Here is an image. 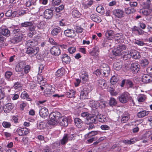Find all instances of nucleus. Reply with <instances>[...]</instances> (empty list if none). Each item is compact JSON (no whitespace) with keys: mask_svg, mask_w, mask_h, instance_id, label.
Masks as SVG:
<instances>
[{"mask_svg":"<svg viewBox=\"0 0 152 152\" xmlns=\"http://www.w3.org/2000/svg\"><path fill=\"white\" fill-rule=\"evenodd\" d=\"M12 121H13L15 124L18 123V116H12Z\"/></svg>","mask_w":152,"mask_h":152,"instance_id":"obj_59","label":"nucleus"},{"mask_svg":"<svg viewBox=\"0 0 152 152\" xmlns=\"http://www.w3.org/2000/svg\"><path fill=\"white\" fill-rule=\"evenodd\" d=\"M2 125L4 128H9L11 126L10 123L7 121H3L2 123Z\"/></svg>","mask_w":152,"mask_h":152,"instance_id":"obj_56","label":"nucleus"},{"mask_svg":"<svg viewBox=\"0 0 152 152\" xmlns=\"http://www.w3.org/2000/svg\"><path fill=\"white\" fill-rule=\"evenodd\" d=\"M108 91L112 96H116L118 94V92L115 91L114 88L111 87L108 89Z\"/></svg>","mask_w":152,"mask_h":152,"instance_id":"obj_45","label":"nucleus"},{"mask_svg":"<svg viewBox=\"0 0 152 152\" xmlns=\"http://www.w3.org/2000/svg\"><path fill=\"white\" fill-rule=\"evenodd\" d=\"M96 10L98 13H103L104 12V8L101 6H98L96 7Z\"/></svg>","mask_w":152,"mask_h":152,"instance_id":"obj_53","label":"nucleus"},{"mask_svg":"<svg viewBox=\"0 0 152 152\" xmlns=\"http://www.w3.org/2000/svg\"><path fill=\"white\" fill-rule=\"evenodd\" d=\"M64 34L66 36L71 38L74 37L76 35L74 30L71 29H67L64 31Z\"/></svg>","mask_w":152,"mask_h":152,"instance_id":"obj_17","label":"nucleus"},{"mask_svg":"<svg viewBox=\"0 0 152 152\" xmlns=\"http://www.w3.org/2000/svg\"><path fill=\"white\" fill-rule=\"evenodd\" d=\"M130 70L134 73L137 72L140 69V66L137 63H133L130 66Z\"/></svg>","mask_w":152,"mask_h":152,"instance_id":"obj_14","label":"nucleus"},{"mask_svg":"<svg viewBox=\"0 0 152 152\" xmlns=\"http://www.w3.org/2000/svg\"><path fill=\"white\" fill-rule=\"evenodd\" d=\"M122 64L121 63H115L113 64V68L116 70H119L122 68Z\"/></svg>","mask_w":152,"mask_h":152,"instance_id":"obj_44","label":"nucleus"},{"mask_svg":"<svg viewBox=\"0 0 152 152\" xmlns=\"http://www.w3.org/2000/svg\"><path fill=\"white\" fill-rule=\"evenodd\" d=\"M126 85L129 87H132L133 86V83L129 80H127L126 81Z\"/></svg>","mask_w":152,"mask_h":152,"instance_id":"obj_63","label":"nucleus"},{"mask_svg":"<svg viewBox=\"0 0 152 152\" xmlns=\"http://www.w3.org/2000/svg\"><path fill=\"white\" fill-rule=\"evenodd\" d=\"M17 133L19 136H24L28 134V129L26 128H18L17 130Z\"/></svg>","mask_w":152,"mask_h":152,"instance_id":"obj_12","label":"nucleus"},{"mask_svg":"<svg viewBox=\"0 0 152 152\" xmlns=\"http://www.w3.org/2000/svg\"><path fill=\"white\" fill-rule=\"evenodd\" d=\"M85 2H83V5L84 6L85 8H87L91 6L93 4V1L92 0L88 1V0H85Z\"/></svg>","mask_w":152,"mask_h":152,"instance_id":"obj_41","label":"nucleus"},{"mask_svg":"<svg viewBox=\"0 0 152 152\" xmlns=\"http://www.w3.org/2000/svg\"><path fill=\"white\" fill-rule=\"evenodd\" d=\"M25 65V63L23 61L19 62L16 65L15 67V70L17 72H20L22 71L23 67Z\"/></svg>","mask_w":152,"mask_h":152,"instance_id":"obj_22","label":"nucleus"},{"mask_svg":"<svg viewBox=\"0 0 152 152\" xmlns=\"http://www.w3.org/2000/svg\"><path fill=\"white\" fill-rule=\"evenodd\" d=\"M152 134V132L151 131H148L146 132L143 135L144 137L147 138H148Z\"/></svg>","mask_w":152,"mask_h":152,"instance_id":"obj_60","label":"nucleus"},{"mask_svg":"<svg viewBox=\"0 0 152 152\" xmlns=\"http://www.w3.org/2000/svg\"><path fill=\"white\" fill-rule=\"evenodd\" d=\"M38 42L35 40H30L27 41L26 42V44L28 48L34 47L37 45Z\"/></svg>","mask_w":152,"mask_h":152,"instance_id":"obj_19","label":"nucleus"},{"mask_svg":"<svg viewBox=\"0 0 152 152\" xmlns=\"http://www.w3.org/2000/svg\"><path fill=\"white\" fill-rule=\"evenodd\" d=\"M130 118V114L127 113H124L122 116L121 120L122 123H125L127 122Z\"/></svg>","mask_w":152,"mask_h":152,"instance_id":"obj_26","label":"nucleus"},{"mask_svg":"<svg viewBox=\"0 0 152 152\" xmlns=\"http://www.w3.org/2000/svg\"><path fill=\"white\" fill-rule=\"evenodd\" d=\"M87 120L88 121L89 124L95 123L97 121L96 116L90 115L87 118Z\"/></svg>","mask_w":152,"mask_h":152,"instance_id":"obj_30","label":"nucleus"},{"mask_svg":"<svg viewBox=\"0 0 152 152\" xmlns=\"http://www.w3.org/2000/svg\"><path fill=\"white\" fill-rule=\"evenodd\" d=\"M149 63L148 61L146 59H142L140 61L141 66L143 67L146 66Z\"/></svg>","mask_w":152,"mask_h":152,"instance_id":"obj_47","label":"nucleus"},{"mask_svg":"<svg viewBox=\"0 0 152 152\" xmlns=\"http://www.w3.org/2000/svg\"><path fill=\"white\" fill-rule=\"evenodd\" d=\"M149 112L148 111L143 110L137 113V116L139 118H142L148 115Z\"/></svg>","mask_w":152,"mask_h":152,"instance_id":"obj_36","label":"nucleus"},{"mask_svg":"<svg viewBox=\"0 0 152 152\" xmlns=\"http://www.w3.org/2000/svg\"><path fill=\"white\" fill-rule=\"evenodd\" d=\"M77 134H65L60 141L61 144L64 145L65 144L68 140H72L75 139Z\"/></svg>","mask_w":152,"mask_h":152,"instance_id":"obj_4","label":"nucleus"},{"mask_svg":"<svg viewBox=\"0 0 152 152\" xmlns=\"http://www.w3.org/2000/svg\"><path fill=\"white\" fill-rule=\"evenodd\" d=\"M44 15L46 19L51 18L53 15V11L49 9L46 10L44 12Z\"/></svg>","mask_w":152,"mask_h":152,"instance_id":"obj_21","label":"nucleus"},{"mask_svg":"<svg viewBox=\"0 0 152 152\" xmlns=\"http://www.w3.org/2000/svg\"><path fill=\"white\" fill-rule=\"evenodd\" d=\"M30 66L28 65H27L24 67V72L25 73H28L30 70Z\"/></svg>","mask_w":152,"mask_h":152,"instance_id":"obj_64","label":"nucleus"},{"mask_svg":"<svg viewBox=\"0 0 152 152\" xmlns=\"http://www.w3.org/2000/svg\"><path fill=\"white\" fill-rule=\"evenodd\" d=\"M74 121L76 126L78 128H81L83 125V121L79 118H74Z\"/></svg>","mask_w":152,"mask_h":152,"instance_id":"obj_32","label":"nucleus"},{"mask_svg":"<svg viewBox=\"0 0 152 152\" xmlns=\"http://www.w3.org/2000/svg\"><path fill=\"white\" fill-rule=\"evenodd\" d=\"M104 118L103 115L101 114H98L96 116V120H98L99 122H104Z\"/></svg>","mask_w":152,"mask_h":152,"instance_id":"obj_51","label":"nucleus"},{"mask_svg":"<svg viewBox=\"0 0 152 152\" xmlns=\"http://www.w3.org/2000/svg\"><path fill=\"white\" fill-rule=\"evenodd\" d=\"M99 54V49L96 47L94 48L90 52V54L94 57L97 56Z\"/></svg>","mask_w":152,"mask_h":152,"instance_id":"obj_31","label":"nucleus"},{"mask_svg":"<svg viewBox=\"0 0 152 152\" xmlns=\"http://www.w3.org/2000/svg\"><path fill=\"white\" fill-rule=\"evenodd\" d=\"M113 15L117 18H121L124 16V13L123 10L117 9L114 10L113 11Z\"/></svg>","mask_w":152,"mask_h":152,"instance_id":"obj_9","label":"nucleus"},{"mask_svg":"<svg viewBox=\"0 0 152 152\" xmlns=\"http://www.w3.org/2000/svg\"><path fill=\"white\" fill-rule=\"evenodd\" d=\"M124 57L126 58H130L132 57L134 59H138L141 57L140 53L135 50H131L130 51L126 52L124 56Z\"/></svg>","mask_w":152,"mask_h":152,"instance_id":"obj_3","label":"nucleus"},{"mask_svg":"<svg viewBox=\"0 0 152 152\" xmlns=\"http://www.w3.org/2000/svg\"><path fill=\"white\" fill-rule=\"evenodd\" d=\"M45 23L44 21H42L37 25V27L39 29H43L45 26Z\"/></svg>","mask_w":152,"mask_h":152,"instance_id":"obj_48","label":"nucleus"},{"mask_svg":"<svg viewBox=\"0 0 152 152\" xmlns=\"http://www.w3.org/2000/svg\"><path fill=\"white\" fill-rule=\"evenodd\" d=\"M32 22H24L21 23L20 26L22 27H27L32 25Z\"/></svg>","mask_w":152,"mask_h":152,"instance_id":"obj_49","label":"nucleus"},{"mask_svg":"<svg viewBox=\"0 0 152 152\" xmlns=\"http://www.w3.org/2000/svg\"><path fill=\"white\" fill-rule=\"evenodd\" d=\"M81 116L83 117L86 118L87 119V118H88L89 116V114L87 112H84L81 113Z\"/></svg>","mask_w":152,"mask_h":152,"instance_id":"obj_62","label":"nucleus"},{"mask_svg":"<svg viewBox=\"0 0 152 152\" xmlns=\"http://www.w3.org/2000/svg\"><path fill=\"white\" fill-rule=\"evenodd\" d=\"M68 51L70 53L72 54L74 53L76 51L75 47H73L69 48L68 49Z\"/></svg>","mask_w":152,"mask_h":152,"instance_id":"obj_58","label":"nucleus"},{"mask_svg":"<svg viewBox=\"0 0 152 152\" xmlns=\"http://www.w3.org/2000/svg\"><path fill=\"white\" fill-rule=\"evenodd\" d=\"M110 104L111 106L115 105L117 104V102L115 99L113 98H111L110 101Z\"/></svg>","mask_w":152,"mask_h":152,"instance_id":"obj_54","label":"nucleus"},{"mask_svg":"<svg viewBox=\"0 0 152 152\" xmlns=\"http://www.w3.org/2000/svg\"><path fill=\"white\" fill-rule=\"evenodd\" d=\"M61 31L60 28L58 27L57 28H54L51 31V33L53 35H56Z\"/></svg>","mask_w":152,"mask_h":152,"instance_id":"obj_43","label":"nucleus"},{"mask_svg":"<svg viewBox=\"0 0 152 152\" xmlns=\"http://www.w3.org/2000/svg\"><path fill=\"white\" fill-rule=\"evenodd\" d=\"M80 92V98L81 99H85L89 98L88 94L91 90L86 86H83L81 88Z\"/></svg>","mask_w":152,"mask_h":152,"instance_id":"obj_5","label":"nucleus"},{"mask_svg":"<svg viewBox=\"0 0 152 152\" xmlns=\"http://www.w3.org/2000/svg\"><path fill=\"white\" fill-rule=\"evenodd\" d=\"M114 39L117 42L121 43L124 41V37L122 33H117L115 34Z\"/></svg>","mask_w":152,"mask_h":152,"instance_id":"obj_13","label":"nucleus"},{"mask_svg":"<svg viewBox=\"0 0 152 152\" xmlns=\"http://www.w3.org/2000/svg\"><path fill=\"white\" fill-rule=\"evenodd\" d=\"M12 74V72L10 71H7L5 73V76L6 79L9 81H10V77Z\"/></svg>","mask_w":152,"mask_h":152,"instance_id":"obj_50","label":"nucleus"},{"mask_svg":"<svg viewBox=\"0 0 152 152\" xmlns=\"http://www.w3.org/2000/svg\"><path fill=\"white\" fill-rule=\"evenodd\" d=\"M51 54L55 56H58L61 53V50L59 48L56 46H53L50 49Z\"/></svg>","mask_w":152,"mask_h":152,"instance_id":"obj_15","label":"nucleus"},{"mask_svg":"<svg viewBox=\"0 0 152 152\" xmlns=\"http://www.w3.org/2000/svg\"><path fill=\"white\" fill-rule=\"evenodd\" d=\"M142 9H146L151 8L150 6V4L149 2H146V3L143 2L142 3Z\"/></svg>","mask_w":152,"mask_h":152,"instance_id":"obj_55","label":"nucleus"},{"mask_svg":"<svg viewBox=\"0 0 152 152\" xmlns=\"http://www.w3.org/2000/svg\"><path fill=\"white\" fill-rule=\"evenodd\" d=\"M70 58L67 55H64L62 58V61L66 64H69L70 61Z\"/></svg>","mask_w":152,"mask_h":152,"instance_id":"obj_37","label":"nucleus"},{"mask_svg":"<svg viewBox=\"0 0 152 152\" xmlns=\"http://www.w3.org/2000/svg\"><path fill=\"white\" fill-rule=\"evenodd\" d=\"M14 107V104L12 103H8L6 104L4 108L5 112L9 113L11 111Z\"/></svg>","mask_w":152,"mask_h":152,"instance_id":"obj_23","label":"nucleus"},{"mask_svg":"<svg viewBox=\"0 0 152 152\" xmlns=\"http://www.w3.org/2000/svg\"><path fill=\"white\" fill-rule=\"evenodd\" d=\"M105 67L102 69V71L104 76L106 77L108 76L110 73V68L107 65L105 64Z\"/></svg>","mask_w":152,"mask_h":152,"instance_id":"obj_27","label":"nucleus"},{"mask_svg":"<svg viewBox=\"0 0 152 152\" xmlns=\"http://www.w3.org/2000/svg\"><path fill=\"white\" fill-rule=\"evenodd\" d=\"M49 116L48 124L52 125H56L58 124V118H60L61 116V113L59 112H57L51 113Z\"/></svg>","mask_w":152,"mask_h":152,"instance_id":"obj_1","label":"nucleus"},{"mask_svg":"<svg viewBox=\"0 0 152 152\" xmlns=\"http://www.w3.org/2000/svg\"><path fill=\"white\" fill-rule=\"evenodd\" d=\"M19 31V29H15L13 30V32L15 34L12 39V41L15 43H17L21 42L23 39V35L20 33H18Z\"/></svg>","mask_w":152,"mask_h":152,"instance_id":"obj_6","label":"nucleus"},{"mask_svg":"<svg viewBox=\"0 0 152 152\" xmlns=\"http://www.w3.org/2000/svg\"><path fill=\"white\" fill-rule=\"evenodd\" d=\"M39 50V48L37 47L34 48H28L27 49L26 53L30 56L33 57L37 54Z\"/></svg>","mask_w":152,"mask_h":152,"instance_id":"obj_8","label":"nucleus"},{"mask_svg":"<svg viewBox=\"0 0 152 152\" xmlns=\"http://www.w3.org/2000/svg\"><path fill=\"white\" fill-rule=\"evenodd\" d=\"M91 18L92 20L97 23H100L102 21L100 17L96 15H91Z\"/></svg>","mask_w":152,"mask_h":152,"instance_id":"obj_33","label":"nucleus"},{"mask_svg":"<svg viewBox=\"0 0 152 152\" xmlns=\"http://www.w3.org/2000/svg\"><path fill=\"white\" fill-rule=\"evenodd\" d=\"M126 47L124 45H119L115 51H113V53L115 56L119 55H123V57L126 52H128V51L126 50Z\"/></svg>","mask_w":152,"mask_h":152,"instance_id":"obj_2","label":"nucleus"},{"mask_svg":"<svg viewBox=\"0 0 152 152\" xmlns=\"http://www.w3.org/2000/svg\"><path fill=\"white\" fill-rule=\"evenodd\" d=\"M115 34L114 31L110 30H107L105 31V35L108 40H112L114 39Z\"/></svg>","mask_w":152,"mask_h":152,"instance_id":"obj_11","label":"nucleus"},{"mask_svg":"<svg viewBox=\"0 0 152 152\" xmlns=\"http://www.w3.org/2000/svg\"><path fill=\"white\" fill-rule=\"evenodd\" d=\"M145 99V95L141 94L139 96L137 100L139 102H143Z\"/></svg>","mask_w":152,"mask_h":152,"instance_id":"obj_52","label":"nucleus"},{"mask_svg":"<svg viewBox=\"0 0 152 152\" xmlns=\"http://www.w3.org/2000/svg\"><path fill=\"white\" fill-rule=\"evenodd\" d=\"M61 2V0H53L52 4L53 5H59Z\"/></svg>","mask_w":152,"mask_h":152,"instance_id":"obj_61","label":"nucleus"},{"mask_svg":"<svg viewBox=\"0 0 152 152\" xmlns=\"http://www.w3.org/2000/svg\"><path fill=\"white\" fill-rule=\"evenodd\" d=\"M72 17L74 18H79L81 16V14L80 12L76 9H73L72 10Z\"/></svg>","mask_w":152,"mask_h":152,"instance_id":"obj_25","label":"nucleus"},{"mask_svg":"<svg viewBox=\"0 0 152 152\" xmlns=\"http://www.w3.org/2000/svg\"><path fill=\"white\" fill-rule=\"evenodd\" d=\"M48 114V110L45 107L41 108L39 111V114L41 117L45 118Z\"/></svg>","mask_w":152,"mask_h":152,"instance_id":"obj_16","label":"nucleus"},{"mask_svg":"<svg viewBox=\"0 0 152 152\" xmlns=\"http://www.w3.org/2000/svg\"><path fill=\"white\" fill-rule=\"evenodd\" d=\"M98 132L97 131H92L85 135L86 139H88L89 137H94V136L97 134Z\"/></svg>","mask_w":152,"mask_h":152,"instance_id":"obj_35","label":"nucleus"},{"mask_svg":"<svg viewBox=\"0 0 152 152\" xmlns=\"http://www.w3.org/2000/svg\"><path fill=\"white\" fill-rule=\"evenodd\" d=\"M130 96L129 93L126 92L122 93L118 97L119 101L121 103H125L129 101Z\"/></svg>","mask_w":152,"mask_h":152,"instance_id":"obj_7","label":"nucleus"},{"mask_svg":"<svg viewBox=\"0 0 152 152\" xmlns=\"http://www.w3.org/2000/svg\"><path fill=\"white\" fill-rule=\"evenodd\" d=\"M64 8V6L63 5H61L57 7H56L55 9V11L57 12H59L62 10Z\"/></svg>","mask_w":152,"mask_h":152,"instance_id":"obj_57","label":"nucleus"},{"mask_svg":"<svg viewBox=\"0 0 152 152\" xmlns=\"http://www.w3.org/2000/svg\"><path fill=\"white\" fill-rule=\"evenodd\" d=\"M58 124L60 126H66L68 124V119L65 117L61 116L60 118H58Z\"/></svg>","mask_w":152,"mask_h":152,"instance_id":"obj_10","label":"nucleus"},{"mask_svg":"<svg viewBox=\"0 0 152 152\" xmlns=\"http://www.w3.org/2000/svg\"><path fill=\"white\" fill-rule=\"evenodd\" d=\"M65 70L64 68H62L59 69L56 72L55 75L56 76L60 77L64 75Z\"/></svg>","mask_w":152,"mask_h":152,"instance_id":"obj_34","label":"nucleus"},{"mask_svg":"<svg viewBox=\"0 0 152 152\" xmlns=\"http://www.w3.org/2000/svg\"><path fill=\"white\" fill-rule=\"evenodd\" d=\"M107 102L101 101H96L95 102V107L94 108H97L99 107L101 108H104L106 106Z\"/></svg>","mask_w":152,"mask_h":152,"instance_id":"obj_18","label":"nucleus"},{"mask_svg":"<svg viewBox=\"0 0 152 152\" xmlns=\"http://www.w3.org/2000/svg\"><path fill=\"white\" fill-rule=\"evenodd\" d=\"M1 29L0 32L3 35L7 37L10 36V32L7 28L2 27Z\"/></svg>","mask_w":152,"mask_h":152,"instance_id":"obj_29","label":"nucleus"},{"mask_svg":"<svg viewBox=\"0 0 152 152\" xmlns=\"http://www.w3.org/2000/svg\"><path fill=\"white\" fill-rule=\"evenodd\" d=\"M75 94V91L73 90H70L69 91L66 93L65 95L68 98H72L74 97Z\"/></svg>","mask_w":152,"mask_h":152,"instance_id":"obj_39","label":"nucleus"},{"mask_svg":"<svg viewBox=\"0 0 152 152\" xmlns=\"http://www.w3.org/2000/svg\"><path fill=\"white\" fill-rule=\"evenodd\" d=\"M124 11L126 14L129 15L135 12V10L133 8L130 9L129 7H126L125 8Z\"/></svg>","mask_w":152,"mask_h":152,"instance_id":"obj_46","label":"nucleus"},{"mask_svg":"<svg viewBox=\"0 0 152 152\" xmlns=\"http://www.w3.org/2000/svg\"><path fill=\"white\" fill-rule=\"evenodd\" d=\"M140 13L146 16L150 15L152 12V10L151 8L146 9H142L140 10Z\"/></svg>","mask_w":152,"mask_h":152,"instance_id":"obj_24","label":"nucleus"},{"mask_svg":"<svg viewBox=\"0 0 152 152\" xmlns=\"http://www.w3.org/2000/svg\"><path fill=\"white\" fill-rule=\"evenodd\" d=\"M118 78L116 75L113 76L110 79V82L112 84L114 85L116 84L118 82Z\"/></svg>","mask_w":152,"mask_h":152,"instance_id":"obj_42","label":"nucleus"},{"mask_svg":"<svg viewBox=\"0 0 152 152\" xmlns=\"http://www.w3.org/2000/svg\"><path fill=\"white\" fill-rule=\"evenodd\" d=\"M21 98L23 99H26L28 101H31V99L29 97V95L25 91H23L21 94Z\"/></svg>","mask_w":152,"mask_h":152,"instance_id":"obj_40","label":"nucleus"},{"mask_svg":"<svg viewBox=\"0 0 152 152\" xmlns=\"http://www.w3.org/2000/svg\"><path fill=\"white\" fill-rule=\"evenodd\" d=\"M23 87V84L20 82H15L13 86V88L17 91H19L22 90Z\"/></svg>","mask_w":152,"mask_h":152,"instance_id":"obj_28","label":"nucleus"},{"mask_svg":"<svg viewBox=\"0 0 152 152\" xmlns=\"http://www.w3.org/2000/svg\"><path fill=\"white\" fill-rule=\"evenodd\" d=\"M80 80L83 83H85L88 80V75L86 73L82 74L80 75Z\"/></svg>","mask_w":152,"mask_h":152,"instance_id":"obj_38","label":"nucleus"},{"mask_svg":"<svg viewBox=\"0 0 152 152\" xmlns=\"http://www.w3.org/2000/svg\"><path fill=\"white\" fill-rule=\"evenodd\" d=\"M152 80V77L148 74L143 75L142 77V81L145 83H147Z\"/></svg>","mask_w":152,"mask_h":152,"instance_id":"obj_20","label":"nucleus"}]
</instances>
